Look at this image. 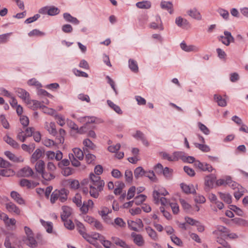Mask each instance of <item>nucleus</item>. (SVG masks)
<instances>
[{"label": "nucleus", "mask_w": 248, "mask_h": 248, "mask_svg": "<svg viewBox=\"0 0 248 248\" xmlns=\"http://www.w3.org/2000/svg\"><path fill=\"white\" fill-rule=\"evenodd\" d=\"M127 224L129 228L133 231L138 232V227L141 228L143 227V224L142 220L140 219H137L135 221L128 220Z\"/></svg>", "instance_id": "423d86ee"}, {"label": "nucleus", "mask_w": 248, "mask_h": 248, "mask_svg": "<svg viewBox=\"0 0 248 248\" xmlns=\"http://www.w3.org/2000/svg\"><path fill=\"white\" fill-rule=\"evenodd\" d=\"M219 198L227 204H230L232 202V196L228 193L218 192Z\"/></svg>", "instance_id": "a878e982"}, {"label": "nucleus", "mask_w": 248, "mask_h": 248, "mask_svg": "<svg viewBox=\"0 0 248 248\" xmlns=\"http://www.w3.org/2000/svg\"><path fill=\"white\" fill-rule=\"evenodd\" d=\"M111 212V210L107 207L102 206L100 210L98 211L99 215L102 217L104 220L108 222L107 216Z\"/></svg>", "instance_id": "f3484780"}, {"label": "nucleus", "mask_w": 248, "mask_h": 248, "mask_svg": "<svg viewBox=\"0 0 248 248\" xmlns=\"http://www.w3.org/2000/svg\"><path fill=\"white\" fill-rule=\"evenodd\" d=\"M175 23L178 27L184 28L188 24V22L187 20L179 16L176 18Z\"/></svg>", "instance_id": "ea45409f"}, {"label": "nucleus", "mask_w": 248, "mask_h": 248, "mask_svg": "<svg viewBox=\"0 0 248 248\" xmlns=\"http://www.w3.org/2000/svg\"><path fill=\"white\" fill-rule=\"evenodd\" d=\"M224 35L218 36V39L223 44L226 46H229L231 43H234L235 39L232 36L231 32L225 31L223 32Z\"/></svg>", "instance_id": "7ed1b4c3"}, {"label": "nucleus", "mask_w": 248, "mask_h": 248, "mask_svg": "<svg viewBox=\"0 0 248 248\" xmlns=\"http://www.w3.org/2000/svg\"><path fill=\"white\" fill-rule=\"evenodd\" d=\"M180 158L182 161L185 162H187L189 163H195V162L196 161L194 157L191 156H186L185 155V154L184 152H182V154Z\"/></svg>", "instance_id": "a19ab883"}, {"label": "nucleus", "mask_w": 248, "mask_h": 248, "mask_svg": "<svg viewBox=\"0 0 248 248\" xmlns=\"http://www.w3.org/2000/svg\"><path fill=\"white\" fill-rule=\"evenodd\" d=\"M29 107L33 110H35L38 108L41 109V107L43 105H41V103L36 100H31L30 97L28 100L25 102Z\"/></svg>", "instance_id": "2eb2a0df"}, {"label": "nucleus", "mask_w": 248, "mask_h": 248, "mask_svg": "<svg viewBox=\"0 0 248 248\" xmlns=\"http://www.w3.org/2000/svg\"><path fill=\"white\" fill-rule=\"evenodd\" d=\"M67 182L69 187L72 189H77L79 187V183L77 180L70 179L67 180Z\"/></svg>", "instance_id": "c03bdc74"}, {"label": "nucleus", "mask_w": 248, "mask_h": 248, "mask_svg": "<svg viewBox=\"0 0 248 248\" xmlns=\"http://www.w3.org/2000/svg\"><path fill=\"white\" fill-rule=\"evenodd\" d=\"M45 128L49 134L53 136H55L57 133L56 128V124L54 122H46L45 124Z\"/></svg>", "instance_id": "4468645a"}, {"label": "nucleus", "mask_w": 248, "mask_h": 248, "mask_svg": "<svg viewBox=\"0 0 248 248\" xmlns=\"http://www.w3.org/2000/svg\"><path fill=\"white\" fill-rule=\"evenodd\" d=\"M94 203L92 200H89L87 202H84L82 206L80 207V211L84 214L88 212L89 209L93 208Z\"/></svg>", "instance_id": "f8f14e48"}, {"label": "nucleus", "mask_w": 248, "mask_h": 248, "mask_svg": "<svg viewBox=\"0 0 248 248\" xmlns=\"http://www.w3.org/2000/svg\"><path fill=\"white\" fill-rule=\"evenodd\" d=\"M45 162L42 160L38 161L35 165V169L39 173L42 174L44 172L45 170Z\"/></svg>", "instance_id": "c756f323"}, {"label": "nucleus", "mask_w": 248, "mask_h": 248, "mask_svg": "<svg viewBox=\"0 0 248 248\" xmlns=\"http://www.w3.org/2000/svg\"><path fill=\"white\" fill-rule=\"evenodd\" d=\"M214 100L217 103L218 105L220 107H225L227 105L226 100L223 98L221 95L215 94Z\"/></svg>", "instance_id": "58836bf2"}, {"label": "nucleus", "mask_w": 248, "mask_h": 248, "mask_svg": "<svg viewBox=\"0 0 248 248\" xmlns=\"http://www.w3.org/2000/svg\"><path fill=\"white\" fill-rule=\"evenodd\" d=\"M14 174V171L10 169L0 170V175L4 177H10L13 176Z\"/></svg>", "instance_id": "de8ad7c7"}, {"label": "nucleus", "mask_w": 248, "mask_h": 248, "mask_svg": "<svg viewBox=\"0 0 248 248\" xmlns=\"http://www.w3.org/2000/svg\"><path fill=\"white\" fill-rule=\"evenodd\" d=\"M244 192V189L242 186H240L234 192V196L237 200H238L243 195Z\"/></svg>", "instance_id": "603ef678"}, {"label": "nucleus", "mask_w": 248, "mask_h": 248, "mask_svg": "<svg viewBox=\"0 0 248 248\" xmlns=\"http://www.w3.org/2000/svg\"><path fill=\"white\" fill-rule=\"evenodd\" d=\"M114 224L118 227L123 228L126 226V223L124 220L120 217H117L114 219Z\"/></svg>", "instance_id": "052dcab7"}, {"label": "nucleus", "mask_w": 248, "mask_h": 248, "mask_svg": "<svg viewBox=\"0 0 248 248\" xmlns=\"http://www.w3.org/2000/svg\"><path fill=\"white\" fill-rule=\"evenodd\" d=\"M144 175L153 182H156L157 181V179L153 171H146Z\"/></svg>", "instance_id": "13d9d810"}, {"label": "nucleus", "mask_w": 248, "mask_h": 248, "mask_svg": "<svg viewBox=\"0 0 248 248\" xmlns=\"http://www.w3.org/2000/svg\"><path fill=\"white\" fill-rule=\"evenodd\" d=\"M41 109L42 110L44 113L48 114L52 116L54 115L56 113L55 110L51 108H48L43 105V106L41 107Z\"/></svg>", "instance_id": "6e6d98bb"}, {"label": "nucleus", "mask_w": 248, "mask_h": 248, "mask_svg": "<svg viewBox=\"0 0 248 248\" xmlns=\"http://www.w3.org/2000/svg\"><path fill=\"white\" fill-rule=\"evenodd\" d=\"M96 118L94 117L85 116L80 117L78 119V121L81 123H84V125L88 127V124L92 123H94Z\"/></svg>", "instance_id": "6ab92c4d"}, {"label": "nucleus", "mask_w": 248, "mask_h": 248, "mask_svg": "<svg viewBox=\"0 0 248 248\" xmlns=\"http://www.w3.org/2000/svg\"><path fill=\"white\" fill-rule=\"evenodd\" d=\"M98 240L100 241L101 243L106 248H110L111 246V243L110 241L106 240L105 237L100 234L99 238Z\"/></svg>", "instance_id": "37998d69"}, {"label": "nucleus", "mask_w": 248, "mask_h": 248, "mask_svg": "<svg viewBox=\"0 0 248 248\" xmlns=\"http://www.w3.org/2000/svg\"><path fill=\"white\" fill-rule=\"evenodd\" d=\"M182 154V152H174L171 155L166 152L160 153V155L163 159L167 160L170 162H176L178 161Z\"/></svg>", "instance_id": "f03ea898"}, {"label": "nucleus", "mask_w": 248, "mask_h": 248, "mask_svg": "<svg viewBox=\"0 0 248 248\" xmlns=\"http://www.w3.org/2000/svg\"><path fill=\"white\" fill-rule=\"evenodd\" d=\"M195 145L197 148H198L199 149L202 150L203 152H209L210 150V147L206 144L204 143H195Z\"/></svg>", "instance_id": "e2e57ef3"}, {"label": "nucleus", "mask_w": 248, "mask_h": 248, "mask_svg": "<svg viewBox=\"0 0 248 248\" xmlns=\"http://www.w3.org/2000/svg\"><path fill=\"white\" fill-rule=\"evenodd\" d=\"M62 169V174L65 176H68L73 173V169L71 167H65Z\"/></svg>", "instance_id": "338daca9"}, {"label": "nucleus", "mask_w": 248, "mask_h": 248, "mask_svg": "<svg viewBox=\"0 0 248 248\" xmlns=\"http://www.w3.org/2000/svg\"><path fill=\"white\" fill-rule=\"evenodd\" d=\"M22 149L29 153H31L35 148V145L34 143H31L29 145L26 144H22L21 145Z\"/></svg>", "instance_id": "a18cd8bd"}, {"label": "nucleus", "mask_w": 248, "mask_h": 248, "mask_svg": "<svg viewBox=\"0 0 248 248\" xmlns=\"http://www.w3.org/2000/svg\"><path fill=\"white\" fill-rule=\"evenodd\" d=\"M136 193V187L134 186H132L129 188L127 191L126 196V199L127 200H129L133 198Z\"/></svg>", "instance_id": "5fc2aeb1"}, {"label": "nucleus", "mask_w": 248, "mask_h": 248, "mask_svg": "<svg viewBox=\"0 0 248 248\" xmlns=\"http://www.w3.org/2000/svg\"><path fill=\"white\" fill-rule=\"evenodd\" d=\"M181 187L186 193H195L196 189L193 185H187L184 183L181 184Z\"/></svg>", "instance_id": "412c9836"}, {"label": "nucleus", "mask_w": 248, "mask_h": 248, "mask_svg": "<svg viewBox=\"0 0 248 248\" xmlns=\"http://www.w3.org/2000/svg\"><path fill=\"white\" fill-rule=\"evenodd\" d=\"M11 197L18 203L20 204H24L25 201L21 197L20 195L17 192L13 191L11 193Z\"/></svg>", "instance_id": "cd10ccee"}, {"label": "nucleus", "mask_w": 248, "mask_h": 248, "mask_svg": "<svg viewBox=\"0 0 248 248\" xmlns=\"http://www.w3.org/2000/svg\"><path fill=\"white\" fill-rule=\"evenodd\" d=\"M42 155V152L40 149H37L31 155V162L32 163H35L39 159L41 158Z\"/></svg>", "instance_id": "7c9ffc66"}, {"label": "nucleus", "mask_w": 248, "mask_h": 248, "mask_svg": "<svg viewBox=\"0 0 248 248\" xmlns=\"http://www.w3.org/2000/svg\"><path fill=\"white\" fill-rule=\"evenodd\" d=\"M96 157L91 154H88L85 155V160L88 164H94Z\"/></svg>", "instance_id": "3c124183"}, {"label": "nucleus", "mask_w": 248, "mask_h": 248, "mask_svg": "<svg viewBox=\"0 0 248 248\" xmlns=\"http://www.w3.org/2000/svg\"><path fill=\"white\" fill-rule=\"evenodd\" d=\"M128 66L130 69L134 73H137L139 72V67L137 62L132 59L128 61Z\"/></svg>", "instance_id": "2f4dec72"}, {"label": "nucleus", "mask_w": 248, "mask_h": 248, "mask_svg": "<svg viewBox=\"0 0 248 248\" xmlns=\"http://www.w3.org/2000/svg\"><path fill=\"white\" fill-rule=\"evenodd\" d=\"M25 244L31 248H35L37 246V243L33 235L27 236V238L24 240Z\"/></svg>", "instance_id": "b1692460"}, {"label": "nucleus", "mask_w": 248, "mask_h": 248, "mask_svg": "<svg viewBox=\"0 0 248 248\" xmlns=\"http://www.w3.org/2000/svg\"><path fill=\"white\" fill-rule=\"evenodd\" d=\"M73 202L78 207H81L83 203L81 200V196L80 194H77L73 198Z\"/></svg>", "instance_id": "4d7b16f0"}, {"label": "nucleus", "mask_w": 248, "mask_h": 248, "mask_svg": "<svg viewBox=\"0 0 248 248\" xmlns=\"http://www.w3.org/2000/svg\"><path fill=\"white\" fill-rule=\"evenodd\" d=\"M73 155L75 157H77L79 160H82L84 158V154L83 151L79 148H74L73 149Z\"/></svg>", "instance_id": "4c0bfd02"}, {"label": "nucleus", "mask_w": 248, "mask_h": 248, "mask_svg": "<svg viewBox=\"0 0 248 248\" xmlns=\"http://www.w3.org/2000/svg\"><path fill=\"white\" fill-rule=\"evenodd\" d=\"M216 179V177L214 174H210L205 178V185L211 188L213 187L214 183Z\"/></svg>", "instance_id": "5701e85b"}, {"label": "nucleus", "mask_w": 248, "mask_h": 248, "mask_svg": "<svg viewBox=\"0 0 248 248\" xmlns=\"http://www.w3.org/2000/svg\"><path fill=\"white\" fill-rule=\"evenodd\" d=\"M20 185L22 186H25L30 188L35 187L37 185V184L36 183L31 182L28 180L24 179H22L20 181Z\"/></svg>", "instance_id": "f704fd0d"}, {"label": "nucleus", "mask_w": 248, "mask_h": 248, "mask_svg": "<svg viewBox=\"0 0 248 248\" xmlns=\"http://www.w3.org/2000/svg\"><path fill=\"white\" fill-rule=\"evenodd\" d=\"M172 172L173 170L172 169H170L168 167H165L162 173L166 178H170L172 176Z\"/></svg>", "instance_id": "774afa93"}, {"label": "nucleus", "mask_w": 248, "mask_h": 248, "mask_svg": "<svg viewBox=\"0 0 248 248\" xmlns=\"http://www.w3.org/2000/svg\"><path fill=\"white\" fill-rule=\"evenodd\" d=\"M107 103L108 105L112 108L113 109L116 113H117L119 114H122L123 112L120 108L117 106V105L115 104L113 102H112L110 100H107Z\"/></svg>", "instance_id": "79ce46f5"}, {"label": "nucleus", "mask_w": 248, "mask_h": 248, "mask_svg": "<svg viewBox=\"0 0 248 248\" xmlns=\"http://www.w3.org/2000/svg\"><path fill=\"white\" fill-rule=\"evenodd\" d=\"M92 226L99 231H103L104 230V227L101 222L96 219H95L94 220Z\"/></svg>", "instance_id": "69168bd1"}, {"label": "nucleus", "mask_w": 248, "mask_h": 248, "mask_svg": "<svg viewBox=\"0 0 248 248\" xmlns=\"http://www.w3.org/2000/svg\"><path fill=\"white\" fill-rule=\"evenodd\" d=\"M145 172L141 167L137 168L134 170V175L136 178H139L145 175Z\"/></svg>", "instance_id": "8fccbe9b"}, {"label": "nucleus", "mask_w": 248, "mask_h": 248, "mask_svg": "<svg viewBox=\"0 0 248 248\" xmlns=\"http://www.w3.org/2000/svg\"><path fill=\"white\" fill-rule=\"evenodd\" d=\"M62 212L61 214V217L62 220L67 219L72 213V209L68 206L64 205L62 207Z\"/></svg>", "instance_id": "9d476101"}, {"label": "nucleus", "mask_w": 248, "mask_h": 248, "mask_svg": "<svg viewBox=\"0 0 248 248\" xmlns=\"http://www.w3.org/2000/svg\"><path fill=\"white\" fill-rule=\"evenodd\" d=\"M7 210L11 213L16 215H19L20 213V210L14 203L9 202L6 204Z\"/></svg>", "instance_id": "a211bd4d"}, {"label": "nucleus", "mask_w": 248, "mask_h": 248, "mask_svg": "<svg viewBox=\"0 0 248 248\" xmlns=\"http://www.w3.org/2000/svg\"><path fill=\"white\" fill-rule=\"evenodd\" d=\"M83 145L86 150H94L96 147V145L92 140H84Z\"/></svg>", "instance_id": "864d4df0"}, {"label": "nucleus", "mask_w": 248, "mask_h": 248, "mask_svg": "<svg viewBox=\"0 0 248 248\" xmlns=\"http://www.w3.org/2000/svg\"><path fill=\"white\" fill-rule=\"evenodd\" d=\"M233 222L238 226L248 227V221L240 217H235L232 219Z\"/></svg>", "instance_id": "473e14b6"}, {"label": "nucleus", "mask_w": 248, "mask_h": 248, "mask_svg": "<svg viewBox=\"0 0 248 248\" xmlns=\"http://www.w3.org/2000/svg\"><path fill=\"white\" fill-rule=\"evenodd\" d=\"M227 232H229V230L225 227L221 225H217V229L213 232V233L215 235H221L223 237H225Z\"/></svg>", "instance_id": "dca6fc26"}, {"label": "nucleus", "mask_w": 248, "mask_h": 248, "mask_svg": "<svg viewBox=\"0 0 248 248\" xmlns=\"http://www.w3.org/2000/svg\"><path fill=\"white\" fill-rule=\"evenodd\" d=\"M69 158L72 166L75 167H79L78 170L79 171H83L86 169V166L84 164H81L73 154H69Z\"/></svg>", "instance_id": "0eeeda50"}, {"label": "nucleus", "mask_w": 248, "mask_h": 248, "mask_svg": "<svg viewBox=\"0 0 248 248\" xmlns=\"http://www.w3.org/2000/svg\"><path fill=\"white\" fill-rule=\"evenodd\" d=\"M19 173L21 176L26 177L31 176L34 173L32 169L29 166H26L21 169Z\"/></svg>", "instance_id": "aec40b11"}, {"label": "nucleus", "mask_w": 248, "mask_h": 248, "mask_svg": "<svg viewBox=\"0 0 248 248\" xmlns=\"http://www.w3.org/2000/svg\"><path fill=\"white\" fill-rule=\"evenodd\" d=\"M161 8L167 10L171 14L173 13V5L171 2L170 1H162L160 3Z\"/></svg>", "instance_id": "72a5a7b5"}, {"label": "nucleus", "mask_w": 248, "mask_h": 248, "mask_svg": "<svg viewBox=\"0 0 248 248\" xmlns=\"http://www.w3.org/2000/svg\"><path fill=\"white\" fill-rule=\"evenodd\" d=\"M217 12L224 19L227 20L229 18V13L228 11L222 8H219Z\"/></svg>", "instance_id": "680f3d73"}, {"label": "nucleus", "mask_w": 248, "mask_h": 248, "mask_svg": "<svg viewBox=\"0 0 248 248\" xmlns=\"http://www.w3.org/2000/svg\"><path fill=\"white\" fill-rule=\"evenodd\" d=\"M59 192V200L62 202H65L67 200L68 191L64 188L58 190Z\"/></svg>", "instance_id": "e433bc0d"}, {"label": "nucleus", "mask_w": 248, "mask_h": 248, "mask_svg": "<svg viewBox=\"0 0 248 248\" xmlns=\"http://www.w3.org/2000/svg\"><path fill=\"white\" fill-rule=\"evenodd\" d=\"M180 47L182 50L186 52H198L199 48L194 45L187 46L185 42H183L180 44Z\"/></svg>", "instance_id": "ddd939ff"}, {"label": "nucleus", "mask_w": 248, "mask_h": 248, "mask_svg": "<svg viewBox=\"0 0 248 248\" xmlns=\"http://www.w3.org/2000/svg\"><path fill=\"white\" fill-rule=\"evenodd\" d=\"M100 234L97 232H93L91 234H88L86 232L82 237L89 243L96 246L98 245L97 240L99 238Z\"/></svg>", "instance_id": "20e7f679"}, {"label": "nucleus", "mask_w": 248, "mask_h": 248, "mask_svg": "<svg viewBox=\"0 0 248 248\" xmlns=\"http://www.w3.org/2000/svg\"><path fill=\"white\" fill-rule=\"evenodd\" d=\"M146 198V196L143 194H140V195L137 196L134 199V202L137 205H139L142 203Z\"/></svg>", "instance_id": "bf43d9fd"}, {"label": "nucleus", "mask_w": 248, "mask_h": 248, "mask_svg": "<svg viewBox=\"0 0 248 248\" xmlns=\"http://www.w3.org/2000/svg\"><path fill=\"white\" fill-rule=\"evenodd\" d=\"M4 154L10 160L14 162H22L24 160L21 156L17 157L10 151L5 152Z\"/></svg>", "instance_id": "bb28decb"}, {"label": "nucleus", "mask_w": 248, "mask_h": 248, "mask_svg": "<svg viewBox=\"0 0 248 248\" xmlns=\"http://www.w3.org/2000/svg\"><path fill=\"white\" fill-rule=\"evenodd\" d=\"M63 18L67 21L71 22L75 25H78L79 23V21L76 17L72 16L69 13L63 14Z\"/></svg>", "instance_id": "c85d7f7f"}, {"label": "nucleus", "mask_w": 248, "mask_h": 248, "mask_svg": "<svg viewBox=\"0 0 248 248\" xmlns=\"http://www.w3.org/2000/svg\"><path fill=\"white\" fill-rule=\"evenodd\" d=\"M15 91L17 95L21 98L24 101L26 102L30 97V94L25 90L20 88H15Z\"/></svg>", "instance_id": "6e6552de"}, {"label": "nucleus", "mask_w": 248, "mask_h": 248, "mask_svg": "<svg viewBox=\"0 0 248 248\" xmlns=\"http://www.w3.org/2000/svg\"><path fill=\"white\" fill-rule=\"evenodd\" d=\"M40 221L43 226L46 229L47 232L51 233L52 232L53 226L51 222H46L42 219H41Z\"/></svg>", "instance_id": "09e8293b"}, {"label": "nucleus", "mask_w": 248, "mask_h": 248, "mask_svg": "<svg viewBox=\"0 0 248 248\" xmlns=\"http://www.w3.org/2000/svg\"><path fill=\"white\" fill-rule=\"evenodd\" d=\"M112 240L116 245L119 246L123 248H131L124 241L118 237H112Z\"/></svg>", "instance_id": "c9c22d12"}, {"label": "nucleus", "mask_w": 248, "mask_h": 248, "mask_svg": "<svg viewBox=\"0 0 248 248\" xmlns=\"http://www.w3.org/2000/svg\"><path fill=\"white\" fill-rule=\"evenodd\" d=\"M105 182L101 179L100 177L96 176L93 173L90 175V182L89 184V193L91 197L97 198L99 192L103 190Z\"/></svg>", "instance_id": "f257e3e1"}, {"label": "nucleus", "mask_w": 248, "mask_h": 248, "mask_svg": "<svg viewBox=\"0 0 248 248\" xmlns=\"http://www.w3.org/2000/svg\"><path fill=\"white\" fill-rule=\"evenodd\" d=\"M59 192L58 190H54L51 195L50 201L52 203H54L56 201L59 199Z\"/></svg>", "instance_id": "0e129e2a"}, {"label": "nucleus", "mask_w": 248, "mask_h": 248, "mask_svg": "<svg viewBox=\"0 0 248 248\" xmlns=\"http://www.w3.org/2000/svg\"><path fill=\"white\" fill-rule=\"evenodd\" d=\"M151 3L148 1H142L136 3V6L140 9H149L151 7Z\"/></svg>", "instance_id": "49530a36"}, {"label": "nucleus", "mask_w": 248, "mask_h": 248, "mask_svg": "<svg viewBox=\"0 0 248 248\" xmlns=\"http://www.w3.org/2000/svg\"><path fill=\"white\" fill-rule=\"evenodd\" d=\"M187 13L191 17L198 20L202 19V16L200 13L196 8H193L187 11Z\"/></svg>", "instance_id": "393cba45"}, {"label": "nucleus", "mask_w": 248, "mask_h": 248, "mask_svg": "<svg viewBox=\"0 0 248 248\" xmlns=\"http://www.w3.org/2000/svg\"><path fill=\"white\" fill-rule=\"evenodd\" d=\"M145 230L150 238L154 241H157L158 236L156 232L151 227L148 226L145 228Z\"/></svg>", "instance_id": "4be33fe9"}, {"label": "nucleus", "mask_w": 248, "mask_h": 248, "mask_svg": "<svg viewBox=\"0 0 248 248\" xmlns=\"http://www.w3.org/2000/svg\"><path fill=\"white\" fill-rule=\"evenodd\" d=\"M131 237L136 246L140 248L144 246L145 240L141 234L133 232L131 233Z\"/></svg>", "instance_id": "39448f33"}, {"label": "nucleus", "mask_w": 248, "mask_h": 248, "mask_svg": "<svg viewBox=\"0 0 248 248\" xmlns=\"http://www.w3.org/2000/svg\"><path fill=\"white\" fill-rule=\"evenodd\" d=\"M194 166L196 168L202 171H208L210 172L213 170L212 167L209 164L207 163L203 164L199 160H196V161L195 162Z\"/></svg>", "instance_id": "1a4fd4ad"}, {"label": "nucleus", "mask_w": 248, "mask_h": 248, "mask_svg": "<svg viewBox=\"0 0 248 248\" xmlns=\"http://www.w3.org/2000/svg\"><path fill=\"white\" fill-rule=\"evenodd\" d=\"M0 219L2 220L5 224L7 226H14L16 223L15 219L9 218L8 216L3 213L0 214Z\"/></svg>", "instance_id": "9b49d317"}]
</instances>
